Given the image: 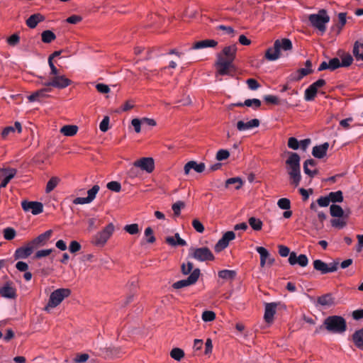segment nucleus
I'll return each instance as SVG.
<instances>
[{
    "label": "nucleus",
    "mask_w": 363,
    "mask_h": 363,
    "mask_svg": "<svg viewBox=\"0 0 363 363\" xmlns=\"http://www.w3.org/2000/svg\"><path fill=\"white\" fill-rule=\"evenodd\" d=\"M237 45L233 44L225 46L222 50L217 54V59L215 62L216 76H233L236 71L234 61L236 58Z\"/></svg>",
    "instance_id": "obj_1"
},
{
    "label": "nucleus",
    "mask_w": 363,
    "mask_h": 363,
    "mask_svg": "<svg viewBox=\"0 0 363 363\" xmlns=\"http://www.w3.org/2000/svg\"><path fill=\"white\" fill-rule=\"evenodd\" d=\"M288 158L286 159V169L289 175V183L294 187H297L300 184L301 179L299 155L295 152H287Z\"/></svg>",
    "instance_id": "obj_2"
},
{
    "label": "nucleus",
    "mask_w": 363,
    "mask_h": 363,
    "mask_svg": "<svg viewBox=\"0 0 363 363\" xmlns=\"http://www.w3.org/2000/svg\"><path fill=\"white\" fill-rule=\"evenodd\" d=\"M293 45L290 39L281 38L277 39L274 43L272 48H269L264 54V57L269 61H275L281 56V51H291Z\"/></svg>",
    "instance_id": "obj_3"
},
{
    "label": "nucleus",
    "mask_w": 363,
    "mask_h": 363,
    "mask_svg": "<svg viewBox=\"0 0 363 363\" xmlns=\"http://www.w3.org/2000/svg\"><path fill=\"white\" fill-rule=\"evenodd\" d=\"M71 294V290L67 288H60L54 290L50 295L48 303L43 308V311L50 313L52 309L60 306L64 299Z\"/></svg>",
    "instance_id": "obj_4"
},
{
    "label": "nucleus",
    "mask_w": 363,
    "mask_h": 363,
    "mask_svg": "<svg viewBox=\"0 0 363 363\" xmlns=\"http://www.w3.org/2000/svg\"><path fill=\"white\" fill-rule=\"evenodd\" d=\"M323 326L328 332L332 333H343L347 330L345 319L340 315H330L323 321Z\"/></svg>",
    "instance_id": "obj_5"
},
{
    "label": "nucleus",
    "mask_w": 363,
    "mask_h": 363,
    "mask_svg": "<svg viewBox=\"0 0 363 363\" xmlns=\"http://www.w3.org/2000/svg\"><path fill=\"white\" fill-rule=\"evenodd\" d=\"M330 16L325 9H320L317 13L308 16L311 25L323 33L326 30V24L330 21Z\"/></svg>",
    "instance_id": "obj_6"
},
{
    "label": "nucleus",
    "mask_w": 363,
    "mask_h": 363,
    "mask_svg": "<svg viewBox=\"0 0 363 363\" xmlns=\"http://www.w3.org/2000/svg\"><path fill=\"white\" fill-rule=\"evenodd\" d=\"M114 225L108 224L101 231L99 232L93 238L92 244L96 247H103L112 235L114 231Z\"/></svg>",
    "instance_id": "obj_7"
},
{
    "label": "nucleus",
    "mask_w": 363,
    "mask_h": 363,
    "mask_svg": "<svg viewBox=\"0 0 363 363\" xmlns=\"http://www.w3.org/2000/svg\"><path fill=\"white\" fill-rule=\"evenodd\" d=\"M201 276V270L195 268L191 274L185 279L179 280L174 282L172 286L174 289H180L184 287L195 284Z\"/></svg>",
    "instance_id": "obj_8"
},
{
    "label": "nucleus",
    "mask_w": 363,
    "mask_h": 363,
    "mask_svg": "<svg viewBox=\"0 0 363 363\" xmlns=\"http://www.w3.org/2000/svg\"><path fill=\"white\" fill-rule=\"evenodd\" d=\"M191 256L195 259L200 262L213 261L215 256L207 247L199 248H193Z\"/></svg>",
    "instance_id": "obj_9"
},
{
    "label": "nucleus",
    "mask_w": 363,
    "mask_h": 363,
    "mask_svg": "<svg viewBox=\"0 0 363 363\" xmlns=\"http://www.w3.org/2000/svg\"><path fill=\"white\" fill-rule=\"evenodd\" d=\"M339 261H333L329 264H326L320 259L313 261V267L315 270L320 272L322 274L334 272L337 270Z\"/></svg>",
    "instance_id": "obj_10"
},
{
    "label": "nucleus",
    "mask_w": 363,
    "mask_h": 363,
    "mask_svg": "<svg viewBox=\"0 0 363 363\" xmlns=\"http://www.w3.org/2000/svg\"><path fill=\"white\" fill-rule=\"evenodd\" d=\"M72 84V81L65 75L52 77L49 82L44 84L45 86L65 89Z\"/></svg>",
    "instance_id": "obj_11"
},
{
    "label": "nucleus",
    "mask_w": 363,
    "mask_h": 363,
    "mask_svg": "<svg viewBox=\"0 0 363 363\" xmlns=\"http://www.w3.org/2000/svg\"><path fill=\"white\" fill-rule=\"evenodd\" d=\"M133 166L150 174L155 169V160L152 157H141L133 162Z\"/></svg>",
    "instance_id": "obj_12"
},
{
    "label": "nucleus",
    "mask_w": 363,
    "mask_h": 363,
    "mask_svg": "<svg viewBox=\"0 0 363 363\" xmlns=\"http://www.w3.org/2000/svg\"><path fill=\"white\" fill-rule=\"evenodd\" d=\"M16 173L17 170L14 168H0V189L5 188Z\"/></svg>",
    "instance_id": "obj_13"
},
{
    "label": "nucleus",
    "mask_w": 363,
    "mask_h": 363,
    "mask_svg": "<svg viewBox=\"0 0 363 363\" xmlns=\"http://www.w3.org/2000/svg\"><path fill=\"white\" fill-rule=\"evenodd\" d=\"M235 238V234L233 231H227L225 232L222 238L217 242V243L214 246V250L217 252H220L224 249H225L229 242L233 240Z\"/></svg>",
    "instance_id": "obj_14"
},
{
    "label": "nucleus",
    "mask_w": 363,
    "mask_h": 363,
    "mask_svg": "<svg viewBox=\"0 0 363 363\" xmlns=\"http://www.w3.org/2000/svg\"><path fill=\"white\" fill-rule=\"evenodd\" d=\"M325 83L324 79H320L312 84L305 91V99L306 101L313 100L317 94L318 89L323 86Z\"/></svg>",
    "instance_id": "obj_15"
},
{
    "label": "nucleus",
    "mask_w": 363,
    "mask_h": 363,
    "mask_svg": "<svg viewBox=\"0 0 363 363\" xmlns=\"http://www.w3.org/2000/svg\"><path fill=\"white\" fill-rule=\"evenodd\" d=\"M21 206L23 211H31L33 215H38L43 211V203L38 201H28L25 200L22 201Z\"/></svg>",
    "instance_id": "obj_16"
},
{
    "label": "nucleus",
    "mask_w": 363,
    "mask_h": 363,
    "mask_svg": "<svg viewBox=\"0 0 363 363\" xmlns=\"http://www.w3.org/2000/svg\"><path fill=\"white\" fill-rule=\"evenodd\" d=\"M52 233V230H49L44 233L39 235L38 237L29 242L30 245H32L35 250L39 247L43 246L50 238Z\"/></svg>",
    "instance_id": "obj_17"
},
{
    "label": "nucleus",
    "mask_w": 363,
    "mask_h": 363,
    "mask_svg": "<svg viewBox=\"0 0 363 363\" xmlns=\"http://www.w3.org/2000/svg\"><path fill=\"white\" fill-rule=\"evenodd\" d=\"M277 306V303H267L265 304L264 319L267 323L271 324L273 322Z\"/></svg>",
    "instance_id": "obj_18"
},
{
    "label": "nucleus",
    "mask_w": 363,
    "mask_h": 363,
    "mask_svg": "<svg viewBox=\"0 0 363 363\" xmlns=\"http://www.w3.org/2000/svg\"><path fill=\"white\" fill-rule=\"evenodd\" d=\"M34 247L28 242L25 246L18 248L14 254L16 259H26L34 251Z\"/></svg>",
    "instance_id": "obj_19"
},
{
    "label": "nucleus",
    "mask_w": 363,
    "mask_h": 363,
    "mask_svg": "<svg viewBox=\"0 0 363 363\" xmlns=\"http://www.w3.org/2000/svg\"><path fill=\"white\" fill-rule=\"evenodd\" d=\"M289 262L291 265L299 264L302 267H305L308 265V259L306 255H300L297 257L295 252H291L289 257Z\"/></svg>",
    "instance_id": "obj_20"
},
{
    "label": "nucleus",
    "mask_w": 363,
    "mask_h": 363,
    "mask_svg": "<svg viewBox=\"0 0 363 363\" xmlns=\"http://www.w3.org/2000/svg\"><path fill=\"white\" fill-rule=\"evenodd\" d=\"M316 162L313 159L306 160L303 163L304 172L311 178L318 174V170L315 168Z\"/></svg>",
    "instance_id": "obj_21"
},
{
    "label": "nucleus",
    "mask_w": 363,
    "mask_h": 363,
    "mask_svg": "<svg viewBox=\"0 0 363 363\" xmlns=\"http://www.w3.org/2000/svg\"><path fill=\"white\" fill-rule=\"evenodd\" d=\"M0 294L4 298L14 299L16 297V289L11 286V283L7 282L0 288Z\"/></svg>",
    "instance_id": "obj_22"
},
{
    "label": "nucleus",
    "mask_w": 363,
    "mask_h": 363,
    "mask_svg": "<svg viewBox=\"0 0 363 363\" xmlns=\"http://www.w3.org/2000/svg\"><path fill=\"white\" fill-rule=\"evenodd\" d=\"M206 166L205 164L201 162L198 164L195 161H189L188 162L184 167V174L188 175L190 172L191 169H194L198 173H202L205 170Z\"/></svg>",
    "instance_id": "obj_23"
},
{
    "label": "nucleus",
    "mask_w": 363,
    "mask_h": 363,
    "mask_svg": "<svg viewBox=\"0 0 363 363\" xmlns=\"http://www.w3.org/2000/svg\"><path fill=\"white\" fill-rule=\"evenodd\" d=\"M51 91V88L45 86L30 95L28 99L30 101H40L42 99L49 96L48 92Z\"/></svg>",
    "instance_id": "obj_24"
},
{
    "label": "nucleus",
    "mask_w": 363,
    "mask_h": 363,
    "mask_svg": "<svg viewBox=\"0 0 363 363\" xmlns=\"http://www.w3.org/2000/svg\"><path fill=\"white\" fill-rule=\"evenodd\" d=\"M260 122L258 119L254 118L247 122L239 121L237 123V128L239 131H244L252 128H257L259 125Z\"/></svg>",
    "instance_id": "obj_25"
},
{
    "label": "nucleus",
    "mask_w": 363,
    "mask_h": 363,
    "mask_svg": "<svg viewBox=\"0 0 363 363\" xmlns=\"http://www.w3.org/2000/svg\"><path fill=\"white\" fill-rule=\"evenodd\" d=\"M217 45L218 42L216 40L212 39H206L194 43L192 44L191 48L194 50H199L208 47L215 48Z\"/></svg>",
    "instance_id": "obj_26"
},
{
    "label": "nucleus",
    "mask_w": 363,
    "mask_h": 363,
    "mask_svg": "<svg viewBox=\"0 0 363 363\" xmlns=\"http://www.w3.org/2000/svg\"><path fill=\"white\" fill-rule=\"evenodd\" d=\"M328 147V143H325L320 145H316L313 148L312 155L316 158L321 159L326 155Z\"/></svg>",
    "instance_id": "obj_27"
},
{
    "label": "nucleus",
    "mask_w": 363,
    "mask_h": 363,
    "mask_svg": "<svg viewBox=\"0 0 363 363\" xmlns=\"http://www.w3.org/2000/svg\"><path fill=\"white\" fill-rule=\"evenodd\" d=\"M169 55H172V57L169 59V68L175 69L179 62L182 57V52H179L177 49H172L169 51Z\"/></svg>",
    "instance_id": "obj_28"
},
{
    "label": "nucleus",
    "mask_w": 363,
    "mask_h": 363,
    "mask_svg": "<svg viewBox=\"0 0 363 363\" xmlns=\"http://www.w3.org/2000/svg\"><path fill=\"white\" fill-rule=\"evenodd\" d=\"M45 21V17L42 14L37 13L31 15L26 21V25L30 28H35L38 23Z\"/></svg>",
    "instance_id": "obj_29"
},
{
    "label": "nucleus",
    "mask_w": 363,
    "mask_h": 363,
    "mask_svg": "<svg viewBox=\"0 0 363 363\" xmlns=\"http://www.w3.org/2000/svg\"><path fill=\"white\" fill-rule=\"evenodd\" d=\"M165 242L172 247L176 246H184L186 245V242L180 238L179 233H176L174 236H169L165 238Z\"/></svg>",
    "instance_id": "obj_30"
},
{
    "label": "nucleus",
    "mask_w": 363,
    "mask_h": 363,
    "mask_svg": "<svg viewBox=\"0 0 363 363\" xmlns=\"http://www.w3.org/2000/svg\"><path fill=\"white\" fill-rule=\"evenodd\" d=\"M79 130V128L76 125H65L62 126L60 132L65 136L72 137L75 135Z\"/></svg>",
    "instance_id": "obj_31"
},
{
    "label": "nucleus",
    "mask_w": 363,
    "mask_h": 363,
    "mask_svg": "<svg viewBox=\"0 0 363 363\" xmlns=\"http://www.w3.org/2000/svg\"><path fill=\"white\" fill-rule=\"evenodd\" d=\"M14 125L15 127L7 126L2 130L1 136L3 139H6L10 133H14L16 129L19 133L22 132V125L20 122L16 121Z\"/></svg>",
    "instance_id": "obj_32"
},
{
    "label": "nucleus",
    "mask_w": 363,
    "mask_h": 363,
    "mask_svg": "<svg viewBox=\"0 0 363 363\" xmlns=\"http://www.w3.org/2000/svg\"><path fill=\"white\" fill-rule=\"evenodd\" d=\"M317 303L322 306H330L335 304V298L331 294H326L318 297Z\"/></svg>",
    "instance_id": "obj_33"
},
{
    "label": "nucleus",
    "mask_w": 363,
    "mask_h": 363,
    "mask_svg": "<svg viewBox=\"0 0 363 363\" xmlns=\"http://www.w3.org/2000/svg\"><path fill=\"white\" fill-rule=\"evenodd\" d=\"M352 53L356 60L363 61V43L356 41L354 43Z\"/></svg>",
    "instance_id": "obj_34"
},
{
    "label": "nucleus",
    "mask_w": 363,
    "mask_h": 363,
    "mask_svg": "<svg viewBox=\"0 0 363 363\" xmlns=\"http://www.w3.org/2000/svg\"><path fill=\"white\" fill-rule=\"evenodd\" d=\"M305 65L307 68H301L297 70L298 76L297 77L296 80H300L303 77L313 72V69L311 68L312 66L311 60H306Z\"/></svg>",
    "instance_id": "obj_35"
},
{
    "label": "nucleus",
    "mask_w": 363,
    "mask_h": 363,
    "mask_svg": "<svg viewBox=\"0 0 363 363\" xmlns=\"http://www.w3.org/2000/svg\"><path fill=\"white\" fill-rule=\"evenodd\" d=\"M256 250L260 255V267H264L267 262L269 253L264 247H257Z\"/></svg>",
    "instance_id": "obj_36"
},
{
    "label": "nucleus",
    "mask_w": 363,
    "mask_h": 363,
    "mask_svg": "<svg viewBox=\"0 0 363 363\" xmlns=\"http://www.w3.org/2000/svg\"><path fill=\"white\" fill-rule=\"evenodd\" d=\"M236 272L235 270L224 269L219 271L218 275L220 278L225 280L232 281L236 277Z\"/></svg>",
    "instance_id": "obj_37"
},
{
    "label": "nucleus",
    "mask_w": 363,
    "mask_h": 363,
    "mask_svg": "<svg viewBox=\"0 0 363 363\" xmlns=\"http://www.w3.org/2000/svg\"><path fill=\"white\" fill-rule=\"evenodd\" d=\"M330 213L333 217L342 218L344 216V211L339 205L332 204L330 207Z\"/></svg>",
    "instance_id": "obj_38"
},
{
    "label": "nucleus",
    "mask_w": 363,
    "mask_h": 363,
    "mask_svg": "<svg viewBox=\"0 0 363 363\" xmlns=\"http://www.w3.org/2000/svg\"><path fill=\"white\" fill-rule=\"evenodd\" d=\"M55 39L56 35L52 30H46L41 33V40L44 43H50Z\"/></svg>",
    "instance_id": "obj_39"
},
{
    "label": "nucleus",
    "mask_w": 363,
    "mask_h": 363,
    "mask_svg": "<svg viewBox=\"0 0 363 363\" xmlns=\"http://www.w3.org/2000/svg\"><path fill=\"white\" fill-rule=\"evenodd\" d=\"M248 223H249V225H250V227L254 230H256V231L261 230L262 228V226H263L262 221L260 219L257 218L255 217H250L248 219Z\"/></svg>",
    "instance_id": "obj_40"
},
{
    "label": "nucleus",
    "mask_w": 363,
    "mask_h": 363,
    "mask_svg": "<svg viewBox=\"0 0 363 363\" xmlns=\"http://www.w3.org/2000/svg\"><path fill=\"white\" fill-rule=\"evenodd\" d=\"M60 181L57 177H52L47 183L45 192L47 194L50 193L57 186Z\"/></svg>",
    "instance_id": "obj_41"
},
{
    "label": "nucleus",
    "mask_w": 363,
    "mask_h": 363,
    "mask_svg": "<svg viewBox=\"0 0 363 363\" xmlns=\"http://www.w3.org/2000/svg\"><path fill=\"white\" fill-rule=\"evenodd\" d=\"M330 201L333 203H340L343 201V195L341 191H337L335 192H330L328 194Z\"/></svg>",
    "instance_id": "obj_42"
},
{
    "label": "nucleus",
    "mask_w": 363,
    "mask_h": 363,
    "mask_svg": "<svg viewBox=\"0 0 363 363\" xmlns=\"http://www.w3.org/2000/svg\"><path fill=\"white\" fill-rule=\"evenodd\" d=\"M170 356L174 359L180 361L184 356V352L180 348L175 347L170 352Z\"/></svg>",
    "instance_id": "obj_43"
},
{
    "label": "nucleus",
    "mask_w": 363,
    "mask_h": 363,
    "mask_svg": "<svg viewBox=\"0 0 363 363\" xmlns=\"http://www.w3.org/2000/svg\"><path fill=\"white\" fill-rule=\"evenodd\" d=\"M4 238L6 240H12L16 235V232L13 228H6L3 230Z\"/></svg>",
    "instance_id": "obj_44"
},
{
    "label": "nucleus",
    "mask_w": 363,
    "mask_h": 363,
    "mask_svg": "<svg viewBox=\"0 0 363 363\" xmlns=\"http://www.w3.org/2000/svg\"><path fill=\"white\" fill-rule=\"evenodd\" d=\"M236 184L235 189L239 190L243 185V182L240 177L230 178L225 181V186L228 187L229 184Z\"/></svg>",
    "instance_id": "obj_45"
},
{
    "label": "nucleus",
    "mask_w": 363,
    "mask_h": 363,
    "mask_svg": "<svg viewBox=\"0 0 363 363\" xmlns=\"http://www.w3.org/2000/svg\"><path fill=\"white\" fill-rule=\"evenodd\" d=\"M194 269V264L191 262L182 263L181 265V272L183 275L191 274Z\"/></svg>",
    "instance_id": "obj_46"
},
{
    "label": "nucleus",
    "mask_w": 363,
    "mask_h": 363,
    "mask_svg": "<svg viewBox=\"0 0 363 363\" xmlns=\"http://www.w3.org/2000/svg\"><path fill=\"white\" fill-rule=\"evenodd\" d=\"M124 230L130 235H137L139 233V225L137 223L128 224L125 225Z\"/></svg>",
    "instance_id": "obj_47"
},
{
    "label": "nucleus",
    "mask_w": 363,
    "mask_h": 363,
    "mask_svg": "<svg viewBox=\"0 0 363 363\" xmlns=\"http://www.w3.org/2000/svg\"><path fill=\"white\" fill-rule=\"evenodd\" d=\"M100 187L99 185H94L91 189L87 191V200L91 203L94 200Z\"/></svg>",
    "instance_id": "obj_48"
},
{
    "label": "nucleus",
    "mask_w": 363,
    "mask_h": 363,
    "mask_svg": "<svg viewBox=\"0 0 363 363\" xmlns=\"http://www.w3.org/2000/svg\"><path fill=\"white\" fill-rule=\"evenodd\" d=\"M185 207V203L182 201H179L172 204V208L175 216H179L181 213V209Z\"/></svg>",
    "instance_id": "obj_49"
},
{
    "label": "nucleus",
    "mask_w": 363,
    "mask_h": 363,
    "mask_svg": "<svg viewBox=\"0 0 363 363\" xmlns=\"http://www.w3.org/2000/svg\"><path fill=\"white\" fill-rule=\"evenodd\" d=\"M230 157V152L227 150H219L216 155V158L218 161L225 160Z\"/></svg>",
    "instance_id": "obj_50"
},
{
    "label": "nucleus",
    "mask_w": 363,
    "mask_h": 363,
    "mask_svg": "<svg viewBox=\"0 0 363 363\" xmlns=\"http://www.w3.org/2000/svg\"><path fill=\"white\" fill-rule=\"evenodd\" d=\"M216 318V313L211 311H206L202 314V319L205 322L213 321Z\"/></svg>",
    "instance_id": "obj_51"
},
{
    "label": "nucleus",
    "mask_w": 363,
    "mask_h": 363,
    "mask_svg": "<svg viewBox=\"0 0 363 363\" xmlns=\"http://www.w3.org/2000/svg\"><path fill=\"white\" fill-rule=\"evenodd\" d=\"M353 58L351 55L347 54L342 57V62H340L341 67H347L352 65Z\"/></svg>",
    "instance_id": "obj_52"
},
{
    "label": "nucleus",
    "mask_w": 363,
    "mask_h": 363,
    "mask_svg": "<svg viewBox=\"0 0 363 363\" xmlns=\"http://www.w3.org/2000/svg\"><path fill=\"white\" fill-rule=\"evenodd\" d=\"M107 188L114 192H119L121 189V185L119 182L116 181L110 182L106 185Z\"/></svg>",
    "instance_id": "obj_53"
},
{
    "label": "nucleus",
    "mask_w": 363,
    "mask_h": 363,
    "mask_svg": "<svg viewBox=\"0 0 363 363\" xmlns=\"http://www.w3.org/2000/svg\"><path fill=\"white\" fill-rule=\"evenodd\" d=\"M277 204L280 208L284 209V210H289L291 207V202H290L289 199H286V198L280 199L278 201Z\"/></svg>",
    "instance_id": "obj_54"
},
{
    "label": "nucleus",
    "mask_w": 363,
    "mask_h": 363,
    "mask_svg": "<svg viewBox=\"0 0 363 363\" xmlns=\"http://www.w3.org/2000/svg\"><path fill=\"white\" fill-rule=\"evenodd\" d=\"M287 145L292 150H298L299 148V141L294 137H291L288 140Z\"/></svg>",
    "instance_id": "obj_55"
},
{
    "label": "nucleus",
    "mask_w": 363,
    "mask_h": 363,
    "mask_svg": "<svg viewBox=\"0 0 363 363\" xmlns=\"http://www.w3.org/2000/svg\"><path fill=\"white\" fill-rule=\"evenodd\" d=\"M331 225L333 227L342 228L347 225V222L345 220L344 218L340 219H333L331 220Z\"/></svg>",
    "instance_id": "obj_56"
},
{
    "label": "nucleus",
    "mask_w": 363,
    "mask_h": 363,
    "mask_svg": "<svg viewBox=\"0 0 363 363\" xmlns=\"http://www.w3.org/2000/svg\"><path fill=\"white\" fill-rule=\"evenodd\" d=\"M328 65H329V69H330L332 71H333V70H335V69H337V68L341 67L340 61L337 57L331 59L328 62Z\"/></svg>",
    "instance_id": "obj_57"
},
{
    "label": "nucleus",
    "mask_w": 363,
    "mask_h": 363,
    "mask_svg": "<svg viewBox=\"0 0 363 363\" xmlns=\"http://www.w3.org/2000/svg\"><path fill=\"white\" fill-rule=\"evenodd\" d=\"M192 226L199 233H202L205 230L203 225L196 218L192 220Z\"/></svg>",
    "instance_id": "obj_58"
},
{
    "label": "nucleus",
    "mask_w": 363,
    "mask_h": 363,
    "mask_svg": "<svg viewBox=\"0 0 363 363\" xmlns=\"http://www.w3.org/2000/svg\"><path fill=\"white\" fill-rule=\"evenodd\" d=\"M20 41V37L18 34L14 33L11 35L9 38L7 39V43L11 46H15Z\"/></svg>",
    "instance_id": "obj_59"
},
{
    "label": "nucleus",
    "mask_w": 363,
    "mask_h": 363,
    "mask_svg": "<svg viewBox=\"0 0 363 363\" xmlns=\"http://www.w3.org/2000/svg\"><path fill=\"white\" fill-rule=\"evenodd\" d=\"M88 359H89L88 354H86V353L77 354L74 359V362L75 363H83V362H86L88 360Z\"/></svg>",
    "instance_id": "obj_60"
},
{
    "label": "nucleus",
    "mask_w": 363,
    "mask_h": 363,
    "mask_svg": "<svg viewBox=\"0 0 363 363\" xmlns=\"http://www.w3.org/2000/svg\"><path fill=\"white\" fill-rule=\"evenodd\" d=\"M264 101L268 104L278 105L280 103V100L276 96L267 95L264 96Z\"/></svg>",
    "instance_id": "obj_61"
},
{
    "label": "nucleus",
    "mask_w": 363,
    "mask_h": 363,
    "mask_svg": "<svg viewBox=\"0 0 363 363\" xmlns=\"http://www.w3.org/2000/svg\"><path fill=\"white\" fill-rule=\"evenodd\" d=\"M81 245L79 242L73 240L70 242L69 250L70 252L75 253L81 250Z\"/></svg>",
    "instance_id": "obj_62"
},
{
    "label": "nucleus",
    "mask_w": 363,
    "mask_h": 363,
    "mask_svg": "<svg viewBox=\"0 0 363 363\" xmlns=\"http://www.w3.org/2000/svg\"><path fill=\"white\" fill-rule=\"evenodd\" d=\"M109 117L105 116L99 125L100 130L102 132H106L108 130Z\"/></svg>",
    "instance_id": "obj_63"
},
{
    "label": "nucleus",
    "mask_w": 363,
    "mask_h": 363,
    "mask_svg": "<svg viewBox=\"0 0 363 363\" xmlns=\"http://www.w3.org/2000/svg\"><path fill=\"white\" fill-rule=\"evenodd\" d=\"M278 249H279V254L280 255V256L284 257H287L288 255L290 256L291 252H290V250L288 247L280 245L278 246Z\"/></svg>",
    "instance_id": "obj_64"
}]
</instances>
